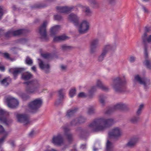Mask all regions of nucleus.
Instances as JSON below:
<instances>
[{
  "instance_id": "obj_14",
  "label": "nucleus",
  "mask_w": 151,
  "mask_h": 151,
  "mask_svg": "<svg viewBox=\"0 0 151 151\" xmlns=\"http://www.w3.org/2000/svg\"><path fill=\"white\" fill-rule=\"evenodd\" d=\"M23 31L24 30L22 29H20L14 31H10L6 33V36L7 37H9L12 35H17L22 34Z\"/></svg>"
},
{
  "instance_id": "obj_51",
  "label": "nucleus",
  "mask_w": 151,
  "mask_h": 151,
  "mask_svg": "<svg viewBox=\"0 0 151 151\" xmlns=\"http://www.w3.org/2000/svg\"><path fill=\"white\" fill-rule=\"evenodd\" d=\"M5 70L4 67V66L2 65L1 63H0V70L1 71H4Z\"/></svg>"
},
{
  "instance_id": "obj_18",
  "label": "nucleus",
  "mask_w": 151,
  "mask_h": 151,
  "mask_svg": "<svg viewBox=\"0 0 151 151\" xmlns=\"http://www.w3.org/2000/svg\"><path fill=\"white\" fill-rule=\"evenodd\" d=\"M96 86L97 87L104 91H107L109 89L108 88L105 86L100 80H98L96 81Z\"/></svg>"
},
{
  "instance_id": "obj_59",
  "label": "nucleus",
  "mask_w": 151,
  "mask_h": 151,
  "mask_svg": "<svg viewBox=\"0 0 151 151\" xmlns=\"http://www.w3.org/2000/svg\"><path fill=\"white\" fill-rule=\"evenodd\" d=\"M139 41H137L136 42V45L137 46H139Z\"/></svg>"
},
{
  "instance_id": "obj_25",
  "label": "nucleus",
  "mask_w": 151,
  "mask_h": 151,
  "mask_svg": "<svg viewBox=\"0 0 151 151\" xmlns=\"http://www.w3.org/2000/svg\"><path fill=\"white\" fill-rule=\"evenodd\" d=\"M106 150V151H114L113 144L109 139L107 140Z\"/></svg>"
},
{
  "instance_id": "obj_45",
  "label": "nucleus",
  "mask_w": 151,
  "mask_h": 151,
  "mask_svg": "<svg viewBox=\"0 0 151 151\" xmlns=\"http://www.w3.org/2000/svg\"><path fill=\"white\" fill-rule=\"evenodd\" d=\"M4 132L5 134H7V132H4V130L2 126L0 125V133H2Z\"/></svg>"
},
{
  "instance_id": "obj_42",
  "label": "nucleus",
  "mask_w": 151,
  "mask_h": 151,
  "mask_svg": "<svg viewBox=\"0 0 151 151\" xmlns=\"http://www.w3.org/2000/svg\"><path fill=\"white\" fill-rule=\"evenodd\" d=\"M124 106V104L122 103H119L116 105L115 108L118 109H121L123 108Z\"/></svg>"
},
{
  "instance_id": "obj_27",
  "label": "nucleus",
  "mask_w": 151,
  "mask_h": 151,
  "mask_svg": "<svg viewBox=\"0 0 151 151\" xmlns=\"http://www.w3.org/2000/svg\"><path fill=\"white\" fill-rule=\"evenodd\" d=\"M60 26L58 25H55L52 27L50 29L51 34L52 35L55 34L60 29Z\"/></svg>"
},
{
  "instance_id": "obj_63",
  "label": "nucleus",
  "mask_w": 151,
  "mask_h": 151,
  "mask_svg": "<svg viewBox=\"0 0 151 151\" xmlns=\"http://www.w3.org/2000/svg\"><path fill=\"white\" fill-rule=\"evenodd\" d=\"M110 113V111L109 110V111H106V114H109Z\"/></svg>"
},
{
  "instance_id": "obj_9",
  "label": "nucleus",
  "mask_w": 151,
  "mask_h": 151,
  "mask_svg": "<svg viewBox=\"0 0 151 151\" xmlns=\"http://www.w3.org/2000/svg\"><path fill=\"white\" fill-rule=\"evenodd\" d=\"M6 102L8 106L12 108L16 107L19 104V102L18 100L12 97H8L7 99Z\"/></svg>"
},
{
  "instance_id": "obj_57",
  "label": "nucleus",
  "mask_w": 151,
  "mask_h": 151,
  "mask_svg": "<svg viewBox=\"0 0 151 151\" xmlns=\"http://www.w3.org/2000/svg\"><path fill=\"white\" fill-rule=\"evenodd\" d=\"M61 68L63 70H64L65 69L66 67L65 66L62 65L61 66Z\"/></svg>"
},
{
  "instance_id": "obj_46",
  "label": "nucleus",
  "mask_w": 151,
  "mask_h": 151,
  "mask_svg": "<svg viewBox=\"0 0 151 151\" xmlns=\"http://www.w3.org/2000/svg\"><path fill=\"white\" fill-rule=\"evenodd\" d=\"M54 19L56 20H60L61 19V17L59 15H55L54 16Z\"/></svg>"
},
{
  "instance_id": "obj_39",
  "label": "nucleus",
  "mask_w": 151,
  "mask_h": 151,
  "mask_svg": "<svg viewBox=\"0 0 151 151\" xmlns=\"http://www.w3.org/2000/svg\"><path fill=\"white\" fill-rule=\"evenodd\" d=\"M144 64L148 68H150L151 67V63L148 60H146L144 62Z\"/></svg>"
},
{
  "instance_id": "obj_20",
  "label": "nucleus",
  "mask_w": 151,
  "mask_h": 151,
  "mask_svg": "<svg viewBox=\"0 0 151 151\" xmlns=\"http://www.w3.org/2000/svg\"><path fill=\"white\" fill-rule=\"evenodd\" d=\"M72 9V7L67 6L57 7V10L58 12L63 13H67Z\"/></svg>"
},
{
  "instance_id": "obj_2",
  "label": "nucleus",
  "mask_w": 151,
  "mask_h": 151,
  "mask_svg": "<svg viewBox=\"0 0 151 151\" xmlns=\"http://www.w3.org/2000/svg\"><path fill=\"white\" fill-rule=\"evenodd\" d=\"M68 19L78 27V30L80 33L84 34L89 30L90 24L87 20L83 19L79 23V17L76 14L73 13L69 15Z\"/></svg>"
},
{
  "instance_id": "obj_38",
  "label": "nucleus",
  "mask_w": 151,
  "mask_h": 151,
  "mask_svg": "<svg viewBox=\"0 0 151 151\" xmlns=\"http://www.w3.org/2000/svg\"><path fill=\"white\" fill-rule=\"evenodd\" d=\"M71 48V46L65 44L61 46V48L63 50L70 49Z\"/></svg>"
},
{
  "instance_id": "obj_23",
  "label": "nucleus",
  "mask_w": 151,
  "mask_h": 151,
  "mask_svg": "<svg viewBox=\"0 0 151 151\" xmlns=\"http://www.w3.org/2000/svg\"><path fill=\"white\" fill-rule=\"evenodd\" d=\"M62 129L64 132V135L67 138L69 141H70L72 138V136L71 134L68 132V128H66L65 127H63L62 128Z\"/></svg>"
},
{
  "instance_id": "obj_10",
  "label": "nucleus",
  "mask_w": 151,
  "mask_h": 151,
  "mask_svg": "<svg viewBox=\"0 0 151 151\" xmlns=\"http://www.w3.org/2000/svg\"><path fill=\"white\" fill-rule=\"evenodd\" d=\"M63 134H59L53 137L52 142L56 145H60L63 142L62 137Z\"/></svg>"
},
{
  "instance_id": "obj_3",
  "label": "nucleus",
  "mask_w": 151,
  "mask_h": 151,
  "mask_svg": "<svg viewBox=\"0 0 151 151\" xmlns=\"http://www.w3.org/2000/svg\"><path fill=\"white\" fill-rule=\"evenodd\" d=\"M25 83L27 85L30 84L32 86V87L26 88V91L28 94H40L46 90L45 88H40L41 85L40 83L37 80L29 82H26Z\"/></svg>"
},
{
  "instance_id": "obj_41",
  "label": "nucleus",
  "mask_w": 151,
  "mask_h": 151,
  "mask_svg": "<svg viewBox=\"0 0 151 151\" xmlns=\"http://www.w3.org/2000/svg\"><path fill=\"white\" fill-rule=\"evenodd\" d=\"M26 63L29 65H31L32 63V60L29 57H27L26 59Z\"/></svg>"
},
{
  "instance_id": "obj_12",
  "label": "nucleus",
  "mask_w": 151,
  "mask_h": 151,
  "mask_svg": "<svg viewBox=\"0 0 151 151\" xmlns=\"http://www.w3.org/2000/svg\"><path fill=\"white\" fill-rule=\"evenodd\" d=\"M115 47L109 44L105 45L102 51L107 54L109 52L115 49Z\"/></svg>"
},
{
  "instance_id": "obj_40",
  "label": "nucleus",
  "mask_w": 151,
  "mask_h": 151,
  "mask_svg": "<svg viewBox=\"0 0 151 151\" xmlns=\"http://www.w3.org/2000/svg\"><path fill=\"white\" fill-rule=\"evenodd\" d=\"M97 87L96 86H92L89 91V94H91L95 92L96 90Z\"/></svg>"
},
{
  "instance_id": "obj_56",
  "label": "nucleus",
  "mask_w": 151,
  "mask_h": 151,
  "mask_svg": "<svg viewBox=\"0 0 151 151\" xmlns=\"http://www.w3.org/2000/svg\"><path fill=\"white\" fill-rule=\"evenodd\" d=\"M32 70L35 72L36 71V68L35 66H33L32 67Z\"/></svg>"
},
{
  "instance_id": "obj_17",
  "label": "nucleus",
  "mask_w": 151,
  "mask_h": 151,
  "mask_svg": "<svg viewBox=\"0 0 151 151\" xmlns=\"http://www.w3.org/2000/svg\"><path fill=\"white\" fill-rule=\"evenodd\" d=\"M58 93L59 94V99L56 102V104H58L61 103L65 97L63 89H61L60 90L58 91Z\"/></svg>"
},
{
  "instance_id": "obj_16",
  "label": "nucleus",
  "mask_w": 151,
  "mask_h": 151,
  "mask_svg": "<svg viewBox=\"0 0 151 151\" xmlns=\"http://www.w3.org/2000/svg\"><path fill=\"white\" fill-rule=\"evenodd\" d=\"M24 69L21 68H13L9 69V72L12 73L14 77L18 74L19 73L23 71Z\"/></svg>"
},
{
  "instance_id": "obj_28",
  "label": "nucleus",
  "mask_w": 151,
  "mask_h": 151,
  "mask_svg": "<svg viewBox=\"0 0 151 151\" xmlns=\"http://www.w3.org/2000/svg\"><path fill=\"white\" fill-rule=\"evenodd\" d=\"M11 79L9 77L4 79L1 82V84L4 86H7L11 82Z\"/></svg>"
},
{
  "instance_id": "obj_36",
  "label": "nucleus",
  "mask_w": 151,
  "mask_h": 151,
  "mask_svg": "<svg viewBox=\"0 0 151 151\" xmlns=\"http://www.w3.org/2000/svg\"><path fill=\"white\" fill-rule=\"evenodd\" d=\"M95 109L94 108L93 106H91L89 107L88 109V114H91L95 112Z\"/></svg>"
},
{
  "instance_id": "obj_55",
  "label": "nucleus",
  "mask_w": 151,
  "mask_h": 151,
  "mask_svg": "<svg viewBox=\"0 0 151 151\" xmlns=\"http://www.w3.org/2000/svg\"><path fill=\"white\" fill-rule=\"evenodd\" d=\"M35 132L34 131H32L29 134V135L30 137H32L34 134Z\"/></svg>"
},
{
  "instance_id": "obj_62",
  "label": "nucleus",
  "mask_w": 151,
  "mask_h": 151,
  "mask_svg": "<svg viewBox=\"0 0 151 151\" xmlns=\"http://www.w3.org/2000/svg\"><path fill=\"white\" fill-rule=\"evenodd\" d=\"M24 94H22L20 96H21L23 99L24 98Z\"/></svg>"
},
{
  "instance_id": "obj_43",
  "label": "nucleus",
  "mask_w": 151,
  "mask_h": 151,
  "mask_svg": "<svg viewBox=\"0 0 151 151\" xmlns=\"http://www.w3.org/2000/svg\"><path fill=\"white\" fill-rule=\"evenodd\" d=\"M136 60V57L133 56H130L129 58V60L131 63L134 62Z\"/></svg>"
},
{
  "instance_id": "obj_37",
  "label": "nucleus",
  "mask_w": 151,
  "mask_h": 151,
  "mask_svg": "<svg viewBox=\"0 0 151 151\" xmlns=\"http://www.w3.org/2000/svg\"><path fill=\"white\" fill-rule=\"evenodd\" d=\"M139 119V117L138 116H134L131 118L130 121L132 123H134L138 121Z\"/></svg>"
},
{
  "instance_id": "obj_58",
  "label": "nucleus",
  "mask_w": 151,
  "mask_h": 151,
  "mask_svg": "<svg viewBox=\"0 0 151 151\" xmlns=\"http://www.w3.org/2000/svg\"><path fill=\"white\" fill-rule=\"evenodd\" d=\"M144 30L145 32H147L148 31V28L147 27H145L144 28Z\"/></svg>"
},
{
  "instance_id": "obj_26",
  "label": "nucleus",
  "mask_w": 151,
  "mask_h": 151,
  "mask_svg": "<svg viewBox=\"0 0 151 151\" xmlns=\"http://www.w3.org/2000/svg\"><path fill=\"white\" fill-rule=\"evenodd\" d=\"M68 37L65 35L55 36L54 38V41L55 42H58L68 39Z\"/></svg>"
},
{
  "instance_id": "obj_60",
  "label": "nucleus",
  "mask_w": 151,
  "mask_h": 151,
  "mask_svg": "<svg viewBox=\"0 0 151 151\" xmlns=\"http://www.w3.org/2000/svg\"><path fill=\"white\" fill-rule=\"evenodd\" d=\"M46 151H56V150L53 149H51V150H47Z\"/></svg>"
},
{
  "instance_id": "obj_7",
  "label": "nucleus",
  "mask_w": 151,
  "mask_h": 151,
  "mask_svg": "<svg viewBox=\"0 0 151 151\" xmlns=\"http://www.w3.org/2000/svg\"><path fill=\"white\" fill-rule=\"evenodd\" d=\"M122 133L121 129L119 127H114L108 133L109 138L119 137Z\"/></svg>"
},
{
  "instance_id": "obj_21",
  "label": "nucleus",
  "mask_w": 151,
  "mask_h": 151,
  "mask_svg": "<svg viewBox=\"0 0 151 151\" xmlns=\"http://www.w3.org/2000/svg\"><path fill=\"white\" fill-rule=\"evenodd\" d=\"M141 38L144 42H147L151 43V35L147 36V34L146 32H145L142 35Z\"/></svg>"
},
{
  "instance_id": "obj_4",
  "label": "nucleus",
  "mask_w": 151,
  "mask_h": 151,
  "mask_svg": "<svg viewBox=\"0 0 151 151\" xmlns=\"http://www.w3.org/2000/svg\"><path fill=\"white\" fill-rule=\"evenodd\" d=\"M126 83V81L122 82L121 78L117 77L113 80L111 86L116 91L121 92L125 89Z\"/></svg>"
},
{
  "instance_id": "obj_47",
  "label": "nucleus",
  "mask_w": 151,
  "mask_h": 151,
  "mask_svg": "<svg viewBox=\"0 0 151 151\" xmlns=\"http://www.w3.org/2000/svg\"><path fill=\"white\" fill-rule=\"evenodd\" d=\"M42 56L45 58H47L49 57L50 55L48 54H44L41 55Z\"/></svg>"
},
{
  "instance_id": "obj_64",
  "label": "nucleus",
  "mask_w": 151,
  "mask_h": 151,
  "mask_svg": "<svg viewBox=\"0 0 151 151\" xmlns=\"http://www.w3.org/2000/svg\"><path fill=\"white\" fill-rule=\"evenodd\" d=\"M143 0L144 1H149V0Z\"/></svg>"
},
{
  "instance_id": "obj_19",
  "label": "nucleus",
  "mask_w": 151,
  "mask_h": 151,
  "mask_svg": "<svg viewBox=\"0 0 151 151\" xmlns=\"http://www.w3.org/2000/svg\"><path fill=\"white\" fill-rule=\"evenodd\" d=\"M38 60L39 66L41 69L46 70L49 68V65L48 63H45L40 59Z\"/></svg>"
},
{
  "instance_id": "obj_44",
  "label": "nucleus",
  "mask_w": 151,
  "mask_h": 151,
  "mask_svg": "<svg viewBox=\"0 0 151 151\" xmlns=\"http://www.w3.org/2000/svg\"><path fill=\"white\" fill-rule=\"evenodd\" d=\"M86 94L83 92H81L78 95V97L79 98H83L86 96Z\"/></svg>"
},
{
  "instance_id": "obj_61",
  "label": "nucleus",
  "mask_w": 151,
  "mask_h": 151,
  "mask_svg": "<svg viewBox=\"0 0 151 151\" xmlns=\"http://www.w3.org/2000/svg\"><path fill=\"white\" fill-rule=\"evenodd\" d=\"M93 151H97L98 150V149L96 148L95 147H94L93 148Z\"/></svg>"
},
{
  "instance_id": "obj_33",
  "label": "nucleus",
  "mask_w": 151,
  "mask_h": 151,
  "mask_svg": "<svg viewBox=\"0 0 151 151\" xmlns=\"http://www.w3.org/2000/svg\"><path fill=\"white\" fill-rule=\"evenodd\" d=\"M106 97L105 96L102 95L99 97V100L100 102L103 105L104 104L105 102V99Z\"/></svg>"
},
{
  "instance_id": "obj_34",
  "label": "nucleus",
  "mask_w": 151,
  "mask_h": 151,
  "mask_svg": "<svg viewBox=\"0 0 151 151\" xmlns=\"http://www.w3.org/2000/svg\"><path fill=\"white\" fill-rule=\"evenodd\" d=\"M144 107V105L143 104H141L137 112V114L139 115L141 114L142 112V110L143 109Z\"/></svg>"
},
{
  "instance_id": "obj_8",
  "label": "nucleus",
  "mask_w": 151,
  "mask_h": 151,
  "mask_svg": "<svg viewBox=\"0 0 151 151\" xmlns=\"http://www.w3.org/2000/svg\"><path fill=\"white\" fill-rule=\"evenodd\" d=\"M42 101L40 99H37L31 102L29 104V107L32 112V110H36L41 106Z\"/></svg>"
},
{
  "instance_id": "obj_5",
  "label": "nucleus",
  "mask_w": 151,
  "mask_h": 151,
  "mask_svg": "<svg viewBox=\"0 0 151 151\" xmlns=\"http://www.w3.org/2000/svg\"><path fill=\"white\" fill-rule=\"evenodd\" d=\"M9 115V113L2 109H0V123L8 125L11 122V121L7 119L6 116Z\"/></svg>"
},
{
  "instance_id": "obj_13",
  "label": "nucleus",
  "mask_w": 151,
  "mask_h": 151,
  "mask_svg": "<svg viewBox=\"0 0 151 151\" xmlns=\"http://www.w3.org/2000/svg\"><path fill=\"white\" fill-rule=\"evenodd\" d=\"M133 82L135 83L137 82L141 84L144 85L145 86L146 85L145 79L144 78H141L138 75H136L134 76Z\"/></svg>"
},
{
  "instance_id": "obj_30",
  "label": "nucleus",
  "mask_w": 151,
  "mask_h": 151,
  "mask_svg": "<svg viewBox=\"0 0 151 151\" xmlns=\"http://www.w3.org/2000/svg\"><path fill=\"white\" fill-rule=\"evenodd\" d=\"M76 110V109L68 110L66 114V117L69 118L72 116L74 114Z\"/></svg>"
},
{
  "instance_id": "obj_48",
  "label": "nucleus",
  "mask_w": 151,
  "mask_h": 151,
  "mask_svg": "<svg viewBox=\"0 0 151 151\" xmlns=\"http://www.w3.org/2000/svg\"><path fill=\"white\" fill-rule=\"evenodd\" d=\"M4 13L3 9L0 7V19L1 18Z\"/></svg>"
},
{
  "instance_id": "obj_32",
  "label": "nucleus",
  "mask_w": 151,
  "mask_h": 151,
  "mask_svg": "<svg viewBox=\"0 0 151 151\" xmlns=\"http://www.w3.org/2000/svg\"><path fill=\"white\" fill-rule=\"evenodd\" d=\"M76 89L73 88L71 89L69 92V96L71 97H73L76 94Z\"/></svg>"
},
{
  "instance_id": "obj_52",
  "label": "nucleus",
  "mask_w": 151,
  "mask_h": 151,
  "mask_svg": "<svg viewBox=\"0 0 151 151\" xmlns=\"http://www.w3.org/2000/svg\"><path fill=\"white\" fill-rule=\"evenodd\" d=\"M9 143L12 147H14L15 145L14 142L13 140H10L9 141Z\"/></svg>"
},
{
  "instance_id": "obj_11",
  "label": "nucleus",
  "mask_w": 151,
  "mask_h": 151,
  "mask_svg": "<svg viewBox=\"0 0 151 151\" xmlns=\"http://www.w3.org/2000/svg\"><path fill=\"white\" fill-rule=\"evenodd\" d=\"M47 23L48 22L47 21H45L44 22L40 28L39 32L42 36V38H45L46 37V27Z\"/></svg>"
},
{
  "instance_id": "obj_31",
  "label": "nucleus",
  "mask_w": 151,
  "mask_h": 151,
  "mask_svg": "<svg viewBox=\"0 0 151 151\" xmlns=\"http://www.w3.org/2000/svg\"><path fill=\"white\" fill-rule=\"evenodd\" d=\"M82 9L83 11H84L87 15H89L91 13V11L88 7L87 6H83Z\"/></svg>"
},
{
  "instance_id": "obj_53",
  "label": "nucleus",
  "mask_w": 151,
  "mask_h": 151,
  "mask_svg": "<svg viewBox=\"0 0 151 151\" xmlns=\"http://www.w3.org/2000/svg\"><path fill=\"white\" fill-rule=\"evenodd\" d=\"M144 55L146 58H147L148 56V54L147 50L146 49L144 50Z\"/></svg>"
},
{
  "instance_id": "obj_22",
  "label": "nucleus",
  "mask_w": 151,
  "mask_h": 151,
  "mask_svg": "<svg viewBox=\"0 0 151 151\" xmlns=\"http://www.w3.org/2000/svg\"><path fill=\"white\" fill-rule=\"evenodd\" d=\"M99 41L98 39H95L91 41L90 46V51L91 53L93 52V49L96 48L98 46Z\"/></svg>"
},
{
  "instance_id": "obj_29",
  "label": "nucleus",
  "mask_w": 151,
  "mask_h": 151,
  "mask_svg": "<svg viewBox=\"0 0 151 151\" xmlns=\"http://www.w3.org/2000/svg\"><path fill=\"white\" fill-rule=\"evenodd\" d=\"M32 77V75L30 73L26 72L22 75V78L24 80H27L29 79Z\"/></svg>"
},
{
  "instance_id": "obj_35",
  "label": "nucleus",
  "mask_w": 151,
  "mask_h": 151,
  "mask_svg": "<svg viewBox=\"0 0 151 151\" xmlns=\"http://www.w3.org/2000/svg\"><path fill=\"white\" fill-rule=\"evenodd\" d=\"M106 54L102 51L101 54L99 56L98 60L99 61H102L106 56Z\"/></svg>"
},
{
  "instance_id": "obj_49",
  "label": "nucleus",
  "mask_w": 151,
  "mask_h": 151,
  "mask_svg": "<svg viewBox=\"0 0 151 151\" xmlns=\"http://www.w3.org/2000/svg\"><path fill=\"white\" fill-rule=\"evenodd\" d=\"M142 9L144 12L145 13H148V10L145 7L143 6Z\"/></svg>"
},
{
  "instance_id": "obj_6",
  "label": "nucleus",
  "mask_w": 151,
  "mask_h": 151,
  "mask_svg": "<svg viewBox=\"0 0 151 151\" xmlns=\"http://www.w3.org/2000/svg\"><path fill=\"white\" fill-rule=\"evenodd\" d=\"M15 115L19 122L23 123L24 125L29 123V121L27 115L18 113H15Z\"/></svg>"
},
{
  "instance_id": "obj_1",
  "label": "nucleus",
  "mask_w": 151,
  "mask_h": 151,
  "mask_svg": "<svg viewBox=\"0 0 151 151\" xmlns=\"http://www.w3.org/2000/svg\"><path fill=\"white\" fill-rule=\"evenodd\" d=\"M114 122L113 119H106L101 117L94 120L89 125V127L91 130L95 132L102 131Z\"/></svg>"
},
{
  "instance_id": "obj_50",
  "label": "nucleus",
  "mask_w": 151,
  "mask_h": 151,
  "mask_svg": "<svg viewBox=\"0 0 151 151\" xmlns=\"http://www.w3.org/2000/svg\"><path fill=\"white\" fill-rule=\"evenodd\" d=\"M4 56L7 59H9V54L6 53H4L3 54Z\"/></svg>"
},
{
  "instance_id": "obj_24",
  "label": "nucleus",
  "mask_w": 151,
  "mask_h": 151,
  "mask_svg": "<svg viewBox=\"0 0 151 151\" xmlns=\"http://www.w3.org/2000/svg\"><path fill=\"white\" fill-rule=\"evenodd\" d=\"M84 122V119L83 117H81L79 118H76L72 121L70 124L71 125H75L78 123H83Z\"/></svg>"
},
{
  "instance_id": "obj_15",
  "label": "nucleus",
  "mask_w": 151,
  "mask_h": 151,
  "mask_svg": "<svg viewBox=\"0 0 151 151\" xmlns=\"http://www.w3.org/2000/svg\"><path fill=\"white\" fill-rule=\"evenodd\" d=\"M139 140L137 137H134L131 139L127 143L126 145L129 147H132L134 146Z\"/></svg>"
},
{
  "instance_id": "obj_54",
  "label": "nucleus",
  "mask_w": 151,
  "mask_h": 151,
  "mask_svg": "<svg viewBox=\"0 0 151 151\" xmlns=\"http://www.w3.org/2000/svg\"><path fill=\"white\" fill-rule=\"evenodd\" d=\"M86 147L85 144H82L81 145V148L82 149H84L86 148Z\"/></svg>"
}]
</instances>
